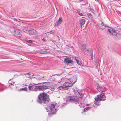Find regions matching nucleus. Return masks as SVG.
Listing matches in <instances>:
<instances>
[{
    "label": "nucleus",
    "mask_w": 121,
    "mask_h": 121,
    "mask_svg": "<svg viewBox=\"0 0 121 121\" xmlns=\"http://www.w3.org/2000/svg\"><path fill=\"white\" fill-rule=\"evenodd\" d=\"M29 33L30 35L35 34L37 33V31L32 29H30L29 30Z\"/></svg>",
    "instance_id": "ddd939ff"
},
{
    "label": "nucleus",
    "mask_w": 121,
    "mask_h": 121,
    "mask_svg": "<svg viewBox=\"0 0 121 121\" xmlns=\"http://www.w3.org/2000/svg\"><path fill=\"white\" fill-rule=\"evenodd\" d=\"M22 90H23L26 91L27 90V88L26 87H25L24 88H21L19 90V91H21Z\"/></svg>",
    "instance_id": "aec40b11"
},
{
    "label": "nucleus",
    "mask_w": 121,
    "mask_h": 121,
    "mask_svg": "<svg viewBox=\"0 0 121 121\" xmlns=\"http://www.w3.org/2000/svg\"><path fill=\"white\" fill-rule=\"evenodd\" d=\"M72 62V61L70 58L67 57L65 58L64 61V63L66 65H68L69 64L71 63Z\"/></svg>",
    "instance_id": "1a4fd4ad"
},
{
    "label": "nucleus",
    "mask_w": 121,
    "mask_h": 121,
    "mask_svg": "<svg viewBox=\"0 0 121 121\" xmlns=\"http://www.w3.org/2000/svg\"><path fill=\"white\" fill-rule=\"evenodd\" d=\"M89 108H90L89 107H87L86 108H84V111H85V110H88L89 109Z\"/></svg>",
    "instance_id": "393cba45"
},
{
    "label": "nucleus",
    "mask_w": 121,
    "mask_h": 121,
    "mask_svg": "<svg viewBox=\"0 0 121 121\" xmlns=\"http://www.w3.org/2000/svg\"><path fill=\"white\" fill-rule=\"evenodd\" d=\"M108 30L111 35H112L114 36H116L117 32L114 30L112 28H110L108 29Z\"/></svg>",
    "instance_id": "9d476101"
},
{
    "label": "nucleus",
    "mask_w": 121,
    "mask_h": 121,
    "mask_svg": "<svg viewBox=\"0 0 121 121\" xmlns=\"http://www.w3.org/2000/svg\"><path fill=\"white\" fill-rule=\"evenodd\" d=\"M66 102H69L71 101H74L77 99V97L74 96H70L66 97L65 98Z\"/></svg>",
    "instance_id": "423d86ee"
},
{
    "label": "nucleus",
    "mask_w": 121,
    "mask_h": 121,
    "mask_svg": "<svg viewBox=\"0 0 121 121\" xmlns=\"http://www.w3.org/2000/svg\"><path fill=\"white\" fill-rule=\"evenodd\" d=\"M88 15L89 17V18H91L92 17V16L91 14L89 13Z\"/></svg>",
    "instance_id": "b1692460"
},
{
    "label": "nucleus",
    "mask_w": 121,
    "mask_h": 121,
    "mask_svg": "<svg viewBox=\"0 0 121 121\" xmlns=\"http://www.w3.org/2000/svg\"><path fill=\"white\" fill-rule=\"evenodd\" d=\"M83 0H79L80 1H83Z\"/></svg>",
    "instance_id": "cd10ccee"
},
{
    "label": "nucleus",
    "mask_w": 121,
    "mask_h": 121,
    "mask_svg": "<svg viewBox=\"0 0 121 121\" xmlns=\"http://www.w3.org/2000/svg\"><path fill=\"white\" fill-rule=\"evenodd\" d=\"M32 80L34 82H36L37 83V84H39L41 83H38L39 81H41L43 80V79L40 76H38L36 77V78L34 77V78H31Z\"/></svg>",
    "instance_id": "39448f33"
},
{
    "label": "nucleus",
    "mask_w": 121,
    "mask_h": 121,
    "mask_svg": "<svg viewBox=\"0 0 121 121\" xmlns=\"http://www.w3.org/2000/svg\"><path fill=\"white\" fill-rule=\"evenodd\" d=\"M27 29L28 28L27 27H22V30H23V31L24 32H26L27 30Z\"/></svg>",
    "instance_id": "412c9836"
},
{
    "label": "nucleus",
    "mask_w": 121,
    "mask_h": 121,
    "mask_svg": "<svg viewBox=\"0 0 121 121\" xmlns=\"http://www.w3.org/2000/svg\"><path fill=\"white\" fill-rule=\"evenodd\" d=\"M79 59V58H78V59H77L76 58V60L77 61V63L78 65H82V64L81 63V62L80 61Z\"/></svg>",
    "instance_id": "6ab92c4d"
},
{
    "label": "nucleus",
    "mask_w": 121,
    "mask_h": 121,
    "mask_svg": "<svg viewBox=\"0 0 121 121\" xmlns=\"http://www.w3.org/2000/svg\"><path fill=\"white\" fill-rule=\"evenodd\" d=\"M37 86H36L32 84L29 85L28 88L30 90L32 91H36L37 90Z\"/></svg>",
    "instance_id": "0eeeda50"
},
{
    "label": "nucleus",
    "mask_w": 121,
    "mask_h": 121,
    "mask_svg": "<svg viewBox=\"0 0 121 121\" xmlns=\"http://www.w3.org/2000/svg\"><path fill=\"white\" fill-rule=\"evenodd\" d=\"M87 45L86 44H83L82 45L81 49L82 50L85 52H87L88 51V49L86 48Z\"/></svg>",
    "instance_id": "2eb2a0df"
},
{
    "label": "nucleus",
    "mask_w": 121,
    "mask_h": 121,
    "mask_svg": "<svg viewBox=\"0 0 121 121\" xmlns=\"http://www.w3.org/2000/svg\"><path fill=\"white\" fill-rule=\"evenodd\" d=\"M98 86L97 87V89L98 91L99 92L101 91L102 92H105V90L101 86H100L99 84H98Z\"/></svg>",
    "instance_id": "f8f14e48"
},
{
    "label": "nucleus",
    "mask_w": 121,
    "mask_h": 121,
    "mask_svg": "<svg viewBox=\"0 0 121 121\" xmlns=\"http://www.w3.org/2000/svg\"><path fill=\"white\" fill-rule=\"evenodd\" d=\"M75 96L77 97V99H78V100L82 99L83 95L79 93L78 91L75 92Z\"/></svg>",
    "instance_id": "6e6552de"
},
{
    "label": "nucleus",
    "mask_w": 121,
    "mask_h": 121,
    "mask_svg": "<svg viewBox=\"0 0 121 121\" xmlns=\"http://www.w3.org/2000/svg\"><path fill=\"white\" fill-rule=\"evenodd\" d=\"M49 83V82H46L44 83L43 85L42 86H38L37 90L38 89L39 90H43L48 88V86L47 85Z\"/></svg>",
    "instance_id": "20e7f679"
},
{
    "label": "nucleus",
    "mask_w": 121,
    "mask_h": 121,
    "mask_svg": "<svg viewBox=\"0 0 121 121\" xmlns=\"http://www.w3.org/2000/svg\"><path fill=\"white\" fill-rule=\"evenodd\" d=\"M63 85L65 87H71L72 85L71 83L67 82L63 84Z\"/></svg>",
    "instance_id": "dca6fc26"
},
{
    "label": "nucleus",
    "mask_w": 121,
    "mask_h": 121,
    "mask_svg": "<svg viewBox=\"0 0 121 121\" xmlns=\"http://www.w3.org/2000/svg\"><path fill=\"white\" fill-rule=\"evenodd\" d=\"M79 14L81 16H82L83 15V14L82 13H79Z\"/></svg>",
    "instance_id": "a878e982"
},
{
    "label": "nucleus",
    "mask_w": 121,
    "mask_h": 121,
    "mask_svg": "<svg viewBox=\"0 0 121 121\" xmlns=\"http://www.w3.org/2000/svg\"><path fill=\"white\" fill-rule=\"evenodd\" d=\"M58 88L60 90H64V87L62 86H60Z\"/></svg>",
    "instance_id": "4be33fe9"
},
{
    "label": "nucleus",
    "mask_w": 121,
    "mask_h": 121,
    "mask_svg": "<svg viewBox=\"0 0 121 121\" xmlns=\"http://www.w3.org/2000/svg\"><path fill=\"white\" fill-rule=\"evenodd\" d=\"M55 105L53 104H51L50 107L46 108L47 110L50 112L51 114L54 113L55 112L56 109L55 108Z\"/></svg>",
    "instance_id": "7ed1b4c3"
},
{
    "label": "nucleus",
    "mask_w": 121,
    "mask_h": 121,
    "mask_svg": "<svg viewBox=\"0 0 121 121\" xmlns=\"http://www.w3.org/2000/svg\"><path fill=\"white\" fill-rule=\"evenodd\" d=\"M27 42L29 43H32V41L31 40H28L26 41Z\"/></svg>",
    "instance_id": "5701e85b"
},
{
    "label": "nucleus",
    "mask_w": 121,
    "mask_h": 121,
    "mask_svg": "<svg viewBox=\"0 0 121 121\" xmlns=\"http://www.w3.org/2000/svg\"><path fill=\"white\" fill-rule=\"evenodd\" d=\"M37 102L41 104H48L50 102L49 96L45 92L41 93L38 96Z\"/></svg>",
    "instance_id": "f257e3e1"
},
{
    "label": "nucleus",
    "mask_w": 121,
    "mask_h": 121,
    "mask_svg": "<svg viewBox=\"0 0 121 121\" xmlns=\"http://www.w3.org/2000/svg\"><path fill=\"white\" fill-rule=\"evenodd\" d=\"M105 99L106 97L104 93H102L100 95H97V98L95 99L94 104L95 105L98 106L100 104L99 102L100 101H103Z\"/></svg>",
    "instance_id": "f03ea898"
},
{
    "label": "nucleus",
    "mask_w": 121,
    "mask_h": 121,
    "mask_svg": "<svg viewBox=\"0 0 121 121\" xmlns=\"http://www.w3.org/2000/svg\"><path fill=\"white\" fill-rule=\"evenodd\" d=\"M79 22L80 25H82L81 27H82V26L84 24L85 22V20L84 19H82L80 20Z\"/></svg>",
    "instance_id": "f3484780"
},
{
    "label": "nucleus",
    "mask_w": 121,
    "mask_h": 121,
    "mask_svg": "<svg viewBox=\"0 0 121 121\" xmlns=\"http://www.w3.org/2000/svg\"><path fill=\"white\" fill-rule=\"evenodd\" d=\"M67 89V88L64 87V90H66Z\"/></svg>",
    "instance_id": "bb28decb"
},
{
    "label": "nucleus",
    "mask_w": 121,
    "mask_h": 121,
    "mask_svg": "<svg viewBox=\"0 0 121 121\" xmlns=\"http://www.w3.org/2000/svg\"><path fill=\"white\" fill-rule=\"evenodd\" d=\"M75 82H74V83H73V84H74V83Z\"/></svg>",
    "instance_id": "c85d7f7f"
},
{
    "label": "nucleus",
    "mask_w": 121,
    "mask_h": 121,
    "mask_svg": "<svg viewBox=\"0 0 121 121\" xmlns=\"http://www.w3.org/2000/svg\"><path fill=\"white\" fill-rule=\"evenodd\" d=\"M62 18L60 17L58 21L56 22L55 24V26H58L59 25H60L62 22Z\"/></svg>",
    "instance_id": "9b49d317"
},
{
    "label": "nucleus",
    "mask_w": 121,
    "mask_h": 121,
    "mask_svg": "<svg viewBox=\"0 0 121 121\" xmlns=\"http://www.w3.org/2000/svg\"><path fill=\"white\" fill-rule=\"evenodd\" d=\"M31 77L30 75V73H27L23 76V79L26 80V79L28 78H30Z\"/></svg>",
    "instance_id": "4468645a"
},
{
    "label": "nucleus",
    "mask_w": 121,
    "mask_h": 121,
    "mask_svg": "<svg viewBox=\"0 0 121 121\" xmlns=\"http://www.w3.org/2000/svg\"><path fill=\"white\" fill-rule=\"evenodd\" d=\"M42 51H43V52H41V53H48L49 52H50V50L49 49H43L42 50Z\"/></svg>",
    "instance_id": "a211bd4d"
}]
</instances>
